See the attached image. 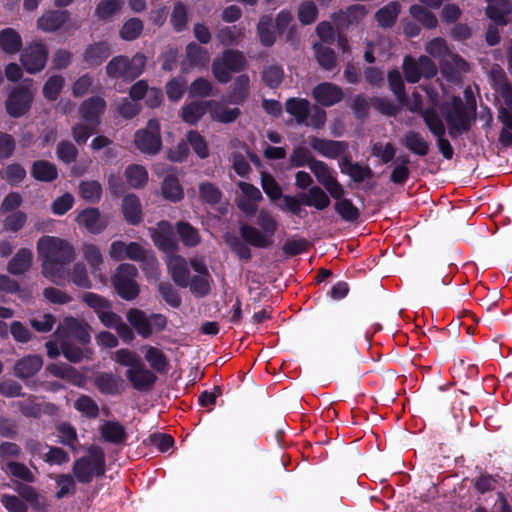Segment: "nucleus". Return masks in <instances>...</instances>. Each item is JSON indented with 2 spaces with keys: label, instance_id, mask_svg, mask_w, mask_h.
Instances as JSON below:
<instances>
[{
  "label": "nucleus",
  "instance_id": "nucleus-51",
  "mask_svg": "<svg viewBox=\"0 0 512 512\" xmlns=\"http://www.w3.org/2000/svg\"><path fill=\"white\" fill-rule=\"evenodd\" d=\"M125 256L129 260L137 261L146 265H152L155 261V256L138 242H130L127 244Z\"/></svg>",
  "mask_w": 512,
  "mask_h": 512
},
{
  "label": "nucleus",
  "instance_id": "nucleus-49",
  "mask_svg": "<svg viewBox=\"0 0 512 512\" xmlns=\"http://www.w3.org/2000/svg\"><path fill=\"white\" fill-rule=\"evenodd\" d=\"M422 118H423L425 125L429 129V131L435 137H440V136L445 135V125H444L442 119L440 118V116L438 115L437 111L434 108H432V107L426 108L422 112Z\"/></svg>",
  "mask_w": 512,
  "mask_h": 512
},
{
  "label": "nucleus",
  "instance_id": "nucleus-2",
  "mask_svg": "<svg viewBox=\"0 0 512 512\" xmlns=\"http://www.w3.org/2000/svg\"><path fill=\"white\" fill-rule=\"evenodd\" d=\"M476 110L477 105L473 97L465 103L460 96H453L450 102H444L440 106L451 138L455 139L470 131L476 120Z\"/></svg>",
  "mask_w": 512,
  "mask_h": 512
},
{
  "label": "nucleus",
  "instance_id": "nucleus-35",
  "mask_svg": "<svg viewBox=\"0 0 512 512\" xmlns=\"http://www.w3.org/2000/svg\"><path fill=\"white\" fill-rule=\"evenodd\" d=\"M273 18L271 15L260 16L256 25V35L260 44L265 48L272 47L276 40V31L272 28Z\"/></svg>",
  "mask_w": 512,
  "mask_h": 512
},
{
  "label": "nucleus",
  "instance_id": "nucleus-29",
  "mask_svg": "<svg viewBox=\"0 0 512 512\" xmlns=\"http://www.w3.org/2000/svg\"><path fill=\"white\" fill-rule=\"evenodd\" d=\"M94 384L103 395H117L123 390V380L111 372H101L94 380Z\"/></svg>",
  "mask_w": 512,
  "mask_h": 512
},
{
  "label": "nucleus",
  "instance_id": "nucleus-47",
  "mask_svg": "<svg viewBox=\"0 0 512 512\" xmlns=\"http://www.w3.org/2000/svg\"><path fill=\"white\" fill-rule=\"evenodd\" d=\"M313 48L316 60L321 68L331 71L336 67L337 57L332 48L320 44H314Z\"/></svg>",
  "mask_w": 512,
  "mask_h": 512
},
{
  "label": "nucleus",
  "instance_id": "nucleus-39",
  "mask_svg": "<svg viewBox=\"0 0 512 512\" xmlns=\"http://www.w3.org/2000/svg\"><path fill=\"white\" fill-rule=\"evenodd\" d=\"M31 176L40 182H52L58 177V170L54 163L47 160H36L31 167Z\"/></svg>",
  "mask_w": 512,
  "mask_h": 512
},
{
  "label": "nucleus",
  "instance_id": "nucleus-38",
  "mask_svg": "<svg viewBox=\"0 0 512 512\" xmlns=\"http://www.w3.org/2000/svg\"><path fill=\"white\" fill-rule=\"evenodd\" d=\"M497 112V119L502 124L498 142L502 147L507 148L512 146V110L499 106Z\"/></svg>",
  "mask_w": 512,
  "mask_h": 512
},
{
  "label": "nucleus",
  "instance_id": "nucleus-37",
  "mask_svg": "<svg viewBox=\"0 0 512 512\" xmlns=\"http://www.w3.org/2000/svg\"><path fill=\"white\" fill-rule=\"evenodd\" d=\"M161 194L165 200L172 203L180 202L184 198V189L175 175L168 174L164 177Z\"/></svg>",
  "mask_w": 512,
  "mask_h": 512
},
{
  "label": "nucleus",
  "instance_id": "nucleus-31",
  "mask_svg": "<svg viewBox=\"0 0 512 512\" xmlns=\"http://www.w3.org/2000/svg\"><path fill=\"white\" fill-rule=\"evenodd\" d=\"M285 110L295 118L299 125L308 126V117L310 115V102L305 98L291 97L285 102Z\"/></svg>",
  "mask_w": 512,
  "mask_h": 512
},
{
  "label": "nucleus",
  "instance_id": "nucleus-40",
  "mask_svg": "<svg viewBox=\"0 0 512 512\" xmlns=\"http://www.w3.org/2000/svg\"><path fill=\"white\" fill-rule=\"evenodd\" d=\"M399 13L400 4L396 1H391L375 13V20L380 27L391 28L396 23Z\"/></svg>",
  "mask_w": 512,
  "mask_h": 512
},
{
  "label": "nucleus",
  "instance_id": "nucleus-19",
  "mask_svg": "<svg viewBox=\"0 0 512 512\" xmlns=\"http://www.w3.org/2000/svg\"><path fill=\"white\" fill-rule=\"evenodd\" d=\"M126 377L131 386L138 391L149 390L157 381V376L147 369L143 362L134 369H128Z\"/></svg>",
  "mask_w": 512,
  "mask_h": 512
},
{
  "label": "nucleus",
  "instance_id": "nucleus-34",
  "mask_svg": "<svg viewBox=\"0 0 512 512\" xmlns=\"http://www.w3.org/2000/svg\"><path fill=\"white\" fill-rule=\"evenodd\" d=\"M126 317L130 325L142 338L147 339L153 334L149 317L142 310L131 308L128 310Z\"/></svg>",
  "mask_w": 512,
  "mask_h": 512
},
{
  "label": "nucleus",
  "instance_id": "nucleus-30",
  "mask_svg": "<svg viewBox=\"0 0 512 512\" xmlns=\"http://www.w3.org/2000/svg\"><path fill=\"white\" fill-rule=\"evenodd\" d=\"M301 201L303 205L314 207L319 211H323L331 204V200L327 192L320 186H311L307 192L301 193Z\"/></svg>",
  "mask_w": 512,
  "mask_h": 512
},
{
  "label": "nucleus",
  "instance_id": "nucleus-54",
  "mask_svg": "<svg viewBox=\"0 0 512 512\" xmlns=\"http://www.w3.org/2000/svg\"><path fill=\"white\" fill-rule=\"evenodd\" d=\"M66 323L68 333L72 338L77 340L81 345H87L90 343L91 335L86 325L82 324L75 318H68Z\"/></svg>",
  "mask_w": 512,
  "mask_h": 512
},
{
  "label": "nucleus",
  "instance_id": "nucleus-27",
  "mask_svg": "<svg viewBox=\"0 0 512 512\" xmlns=\"http://www.w3.org/2000/svg\"><path fill=\"white\" fill-rule=\"evenodd\" d=\"M47 372L54 377L67 380L69 383L81 387L84 384L85 378L82 373L77 371L71 365L66 363H52L46 368Z\"/></svg>",
  "mask_w": 512,
  "mask_h": 512
},
{
  "label": "nucleus",
  "instance_id": "nucleus-21",
  "mask_svg": "<svg viewBox=\"0 0 512 512\" xmlns=\"http://www.w3.org/2000/svg\"><path fill=\"white\" fill-rule=\"evenodd\" d=\"M121 212L124 220L129 225H139L143 220V210L139 197L133 193L124 196L121 204Z\"/></svg>",
  "mask_w": 512,
  "mask_h": 512
},
{
  "label": "nucleus",
  "instance_id": "nucleus-11",
  "mask_svg": "<svg viewBox=\"0 0 512 512\" xmlns=\"http://www.w3.org/2000/svg\"><path fill=\"white\" fill-rule=\"evenodd\" d=\"M210 61L208 50L195 42H190L185 47V56L180 67L183 73H188L195 68H206Z\"/></svg>",
  "mask_w": 512,
  "mask_h": 512
},
{
  "label": "nucleus",
  "instance_id": "nucleus-28",
  "mask_svg": "<svg viewBox=\"0 0 512 512\" xmlns=\"http://www.w3.org/2000/svg\"><path fill=\"white\" fill-rule=\"evenodd\" d=\"M401 144L409 150L412 154L425 157L428 155L430 150L429 142L415 130H408L404 133Z\"/></svg>",
  "mask_w": 512,
  "mask_h": 512
},
{
  "label": "nucleus",
  "instance_id": "nucleus-10",
  "mask_svg": "<svg viewBox=\"0 0 512 512\" xmlns=\"http://www.w3.org/2000/svg\"><path fill=\"white\" fill-rule=\"evenodd\" d=\"M33 95L27 87L14 88L5 102L7 113L13 118L25 115L31 108Z\"/></svg>",
  "mask_w": 512,
  "mask_h": 512
},
{
  "label": "nucleus",
  "instance_id": "nucleus-1",
  "mask_svg": "<svg viewBox=\"0 0 512 512\" xmlns=\"http://www.w3.org/2000/svg\"><path fill=\"white\" fill-rule=\"evenodd\" d=\"M37 251L42 259V273L57 285H61L67 275V266L75 259V252L66 240L53 236H43L37 242Z\"/></svg>",
  "mask_w": 512,
  "mask_h": 512
},
{
  "label": "nucleus",
  "instance_id": "nucleus-55",
  "mask_svg": "<svg viewBox=\"0 0 512 512\" xmlns=\"http://www.w3.org/2000/svg\"><path fill=\"white\" fill-rule=\"evenodd\" d=\"M144 29V24L139 18L128 19L119 31V36L125 41H134L140 37Z\"/></svg>",
  "mask_w": 512,
  "mask_h": 512
},
{
  "label": "nucleus",
  "instance_id": "nucleus-8",
  "mask_svg": "<svg viewBox=\"0 0 512 512\" xmlns=\"http://www.w3.org/2000/svg\"><path fill=\"white\" fill-rule=\"evenodd\" d=\"M402 69L406 81L411 84L419 82L421 77L431 79L437 74L435 63L425 55H421L417 60L412 56H405Z\"/></svg>",
  "mask_w": 512,
  "mask_h": 512
},
{
  "label": "nucleus",
  "instance_id": "nucleus-59",
  "mask_svg": "<svg viewBox=\"0 0 512 512\" xmlns=\"http://www.w3.org/2000/svg\"><path fill=\"white\" fill-rule=\"evenodd\" d=\"M82 301L89 308L93 309L98 317L107 309H112V303L108 299L93 292H85L82 296Z\"/></svg>",
  "mask_w": 512,
  "mask_h": 512
},
{
  "label": "nucleus",
  "instance_id": "nucleus-50",
  "mask_svg": "<svg viewBox=\"0 0 512 512\" xmlns=\"http://www.w3.org/2000/svg\"><path fill=\"white\" fill-rule=\"evenodd\" d=\"M65 86V79L62 75L50 76L44 83L42 94L48 101H56Z\"/></svg>",
  "mask_w": 512,
  "mask_h": 512
},
{
  "label": "nucleus",
  "instance_id": "nucleus-56",
  "mask_svg": "<svg viewBox=\"0 0 512 512\" xmlns=\"http://www.w3.org/2000/svg\"><path fill=\"white\" fill-rule=\"evenodd\" d=\"M409 12L411 16L428 29L435 28L438 24L436 16L427 8L414 4L410 6Z\"/></svg>",
  "mask_w": 512,
  "mask_h": 512
},
{
  "label": "nucleus",
  "instance_id": "nucleus-4",
  "mask_svg": "<svg viewBox=\"0 0 512 512\" xmlns=\"http://www.w3.org/2000/svg\"><path fill=\"white\" fill-rule=\"evenodd\" d=\"M146 64L147 57L142 52H137L132 57L117 55L108 61L105 73L110 79L131 83L143 74Z\"/></svg>",
  "mask_w": 512,
  "mask_h": 512
},
{
  "label": "nucleus",
  "instance_id": "nucleus-22",
  "mask_svg": "<svg viewBox=\"0 0 512 512\" xmlns=\"http://www.w3.org/2000/svg\"><path fill=\"white\" fill-rule=\"evenodd\" d=\"M486 16L497 26H506L512 12L510 0H487Z\"/></svg>",
  "mask_w": 512,
  "mask_h": 512
},
{
  "label": "nucleus",
  "instance_id": "nucleus-16",
  "mask_svg": "<svg viewBox=\"0 0 512 512\" xmlns=\"http://www.w3.org/2000/svg\"><path fill=\"white\" fill-rule=\"evenodd\" d=\"M312 96L320 105L331 107L342 101L344 94L338 85L323 82L313 88Z\"/></svg>",
  "mask_w": 512,
  "mask_h": 512
},
{
  "label": "nucleus",
  "instance_id": "nucleus-15",
  "mask_svg": "<svg viewBox=\"0 0 512 512\" xmlns=\"http://www.w3.org/2000/svg\"><path fill=\"white\" fill-rule=\"evenodd\" d=\"M220 107V104L215 100L193 101L185 104L181 108L182 120L190 125L197 124L200 119L211 109Z\"/></svg>",
  "mask_w": 512,
  "mask_h": 512
},
{
  "label": "nucleus",
  "instance_id": "nucleus-42",
  "mask_svg": "<svg viewBox=\"0 0 512 512\" xmlns=\"http://www.w3.org/2000/svg\"><path fill=\"white\" fill-rule=\"evenodd\" d=\"M189 11L187 6L177 1L174 3L173 10L170 16V23L175 32L181 33L188 28Z\"/></svg>",
  "mask_w": 512,
  "mask_h": 512
},
{
  "label": "nucleus",
  "instance_id": "nucleus-60",
  "mask_svg": "<svg viewBox=\"0 0 512 512\" xmlns=\"http://www.w3.org/2000/svg\"><path fill=\"white\" fill-rule=\"evenodd\" d=\"M187 142L191 145L194 153L200 159H206L209 156V148L205 138L196 130H190L186 134Z\"/></svg>",
  "mask_w": 512,
  "mask_h": 512
},
{
  "label": "nucleus",
  "instance_id": "nucleus-32",
  "mask_svg": "<svg viewBox=\"0 0 512 512\" xmlns=\"http://www.w3.org/2000/svg\"><path fill=\"white\" fill-rule=\"evenodd\" d=\"M33 262V253L28 248H21L7 264V271L11 275H22L29 271Z\"/></svg>",
  "mask_w": 512,
  "mask_h": 512
},
{
  "label": "nucleus",
  "instance_id": "nucleus-20",
  "mask_svg": "<svg viewBox=\"0 0 512 512\" xmlns=\"http://www.w3.org/2000/svg\"><path fill=\"white\" fill-rule=\"evenodd\" d=\"M111 46L106 41L89 44L83 53V62L89 68L100 66L111 55Z\"/></svg>",
  "mask_w": 512,
  "mask_h": 512
},
{
  "label": "nucleus",
  "instance_id": "nucleus-52",
  "mask_svg": "<svg viewBox=\"0 0 512 512\" xmlns=\"http://www.w3.org/2000/svg\"><path fill=\"white\" fill-rule=\"evenodd\" d=\"M318 15V7L312 0H305L298 6L297 18L303 26L311 25L316 22Z\"/></svg>",
  "mask_w": 512,
  "mask_h": 512
},
{
  "label": "nucleus",
  "instance_id": "nucleus-24",
  "mask_svg": "<svg viewBox=\"0 0 512 512\" xmlns=\"http://www.w3.org/2000/svg\"><path fill=\"white\" fill-rule=\"evenodd\" d=\"M70 18L67 10H48L37 20V26L44 32H54L60 29Z\"/></svg>",
  "mask_w": 512,
  "mask_h": 512
},
{
  "label": "nucleus",
  "instance_id": "nucleus-33",
  "mask_svg": "<svg viewBox=\"0 0 512 512\" xmlns=\"http://www.w3.org/2000/svg\"><path fill=\"white\" fill-rule=\"evenodd\" d=\"M169 270L176 285L186 288L189 285L190 272L187 260L182 256H174L169 261Z\"/></svg>",
  "mask_w": 512,
  "mask_h": 512
},
{
  "label": "nucleus",
  "instance_id": "nucleus-9",
  "mask_svg": "<svg viewBox=\"0 0 512 512\" xmlns=\"http://www.w3.org/2000/svg\"><path fill=\"white\" fill-rule=\"evenodd\" d=\"M20 52V62L27 73L36 74L46 66L48 49L41 41L29 43Z\"/></svg>",
  "mask_w": 512,
  "mask_h": 512
},
{
  "label": "nucleus",
  "instance_id": "nucleus-63",
  "mask_svg": "<svg viewBox=\"0 0 512 512\" xmlns=\"http://www.w3.org/2000/svg\"><path fill=\"white\" fill-rule=\"evenodd\" d=\"M157 291L162 299L172 308H179L181 306V297L170 282H160L157 285Z\"/></svg>",
  "mask_w": 512,
  "mask_h": 512
},
{
  "label": "nucleus",
  "instance_id": "nucleus-41",
  "mask_svg": "<svg viewBox=\"0 0 512 512\" xmlns=\"http://www.w3.org/2000/svg\"><path fill=\"white\" fill-rule=\"evenodd\" d=\"M176 232L186 247H195L201 242L199 231L189 222L179 221L176 223Z\"/></svg>",
  "mask_w": 512,
  "mask_h": 512
},
{
  "label": "nucleus",
  "instance_id": "nucleus-5",
  "mask_svg": "<svg viewBox=\"0 0 512 512\" xmlns=\"http://www.w3.org/2000/svg\"><path fill=\"white\" fill-rule=\"evenodd\" d=\"M88 456H82L73 463L72 471L79 483L88 484L94 476L102 477L105 474V454L102 448L92 446Z\"/></svg>",
  "mask_w": 512,
  "mask_h": 512
},
{
  "label": "nucleus",
  "instance_id": "nucleus-61",
  "mask_svg": "<svg viewBox=\"0 0 512 512\" xmlns=\"http://www.w3.org/2000/svg\"><path fill=\"white\" fill-rule=\"evenodd\" d=\"M309 169L324 188L336 178L333 176V171L323 161L313 160L311 165H309Z\"/></svg>",
  "mask_w": 512,
  "mask_h": 512
},
{
  "label": "nucleus",
  "instance_id": "nucleus-53",
  "mask_svg": "<svg viewBox=\"0 0 512 512\" xmlns=\"http://www.w3.org/2000/svg\"><path fill=\"white\" fill-rule=\"evenodd\" d=\"M243 35V29L233 25L220 28L216 38L222 46L231 47L236 45Z\"/></svg>",
  "mask_w": 512,
  "mask_h": 512
},
{
  "label": "nucleus",
  "instance_id": "nucleus-14",
  "mask_svg": "<svg viewBox=\"0 0 512 512\" xmlns=\"http://www.w3.org/2000/svg\"><path fill=\"white\" fill-rule=\"evenodd\" d=\"M311 148L320 155L336 159L348 151L349 145L346 141L322 139L316 136L310 139Z\"/></svg>",
  "mask_w": 512,
  "mask_h": 512
},
{
  "label": "nucleus",
  "instance_id": "nucleus-64",
  "mask_svg": "<svg viewBox=\"0 0 512 512\" xmlns=\"http://www.w3.org/2000/svg\"><path fill=\"white\" fill-rule=\"evenodd\" d=\"M78 154V149L71 141L61 140L57 144L56 156L59 161L65 164H71L75 162L78 157Z\"/></svg>",
  "mask_w": 512,
  "mask_h": 512
},
{
  "label": "nucleus",
  "instance_id": "nucleus-23",
  "mask_svg": "<svg viewBox=\"0 0 512 512\" xmlns=\"http://www.w3.org/2000/svg\"><path fill=\"white\" fill-rule=\"evenodd\" d=\"M159 230L152 233V240L157 248L165 252H173L177 249V241L168 221H161L158 224Z\"/></svg>",
  "mask_w": 512,
  "mask_h": 512
},
{
  "label": "nucleus",
  "instance_id": "nucleus-46",
  "mask_svg": "<svg viewBox=\"0 0 512 512\" xmlns=\"http://www.w3.org/2000/svg\"><path fill=\"white\" fill-rule=\"evenodd\" d=\"M221 58L223 64L231 70L232 73H239L246 69L247 61L244 54L239 50L226 49Z\"/></svg>",
  "mask_w": 512,
  "mask_h": 512
},
{
  "label": "nucleus",
  "instance_id": "nucleus-18",
  "mask_svg": "<svg viewBox=\"0 0 512 512\" xmlns=\"http://www.w3.org/2000/svg\"><path fill=\"white\" fill-rule=\"evenodd\" d=\"M76 221L92 234L102 233L108 226V221L103 217L98 208L89 207L83 209Z\"/></svg>",
  "mask_w": 512,
  "mask_h": 512
},
{
  "label": "nucleus",
  "instance_id": "nucleus-3",
  "mask_svg": "<svg viewBox=\"0 0 512 512\" xmlns=\"http://www.w3.org/2000/svg\"><path fill=\"white\" fill-rule=\"evenodd\" d=\"M256 224L260 229L249 224L240 225L241 237L250 246L261 249L269 248L273 244V237L277 231V221L270 211L261 209L257 214Z\"/></svg>",
  "mask_w": 512,
  "mask_h": 512
},
{
  "label": "nucleus",
  "instance_id": "nucleus-13",
  "mask_svg": "<svg viewBox=\"0 0 512 512\" xmlns=\"http://www.w3.org/2000/svg\"><path fill=\"white\" fill-rule=\"evenodd\" d=\"M105 109L106 101L100 96H92L80 104L78 112L82 122L99 127Z\"/></svg>",
  "mask_w": 512,
  "mask_h": 512
},
{
  "label": "nucleus",
  "instance_id": "nucleus-7",
  "mask_svg": "<svg viewBox=\"0 0 512 512\" xmlns=\"http://www.w3.org/2000/svg\"><path fill=\"white\" fill-rule=\"evenodd\" d=\"M134 143L139 151L146 155H156L161 151L162 138L160 123L157 119H150L143 129L134 134Z\"/></svg>",
  "mask_w": 512,
  "mask_h": 512
},
{
  "label": "nucleus",
  "instance_id": "nucleus-26",
  "mask_svg": "<svg viewBox=\"0 0 512 512\" xmlns=\"http://www.w3.org/2000/svg\"><path fill=\"white\" fill-rule=\"evenodd\" d=\"M99 431L105 442L114 445L125 444L129 437L125 426L118 421H105Z\"/></svg>",
  "mask_w": 512,
  "mask_h": 512
},
{
  "label": "nucleus",
  "instance_id": "nucleus-58",
  "mask_svg": "<svg viewBox=\"0 0 512 512\" xmlns=\"http://www.w3.org/2000/svg\"><path fill=\"white\" fill-rule=\"evenodd\" d=\"M284 79V70L280 65L266 66L262 71V80L271 89L278 88Z\"/></svg>",
  "mask_w": 512,
  "mask_h": 512
},
{
  "label": "nucleus",
  "instance_id": "nucleus-17",
  "mask_svg": "<svg viewBox=\"0 0 512 512\" xmlns=\"http://www.w3.org/2000/svg\"><path fill=\"white\" fill-rule=\"evenodd\" d=\"M250 78L247 74L237 76L233 83L228 87L227 94L223 101L227 104L241 105L249 96Z\"/></svg>",
  "mask_w": 512,
  "mask_h": 512
},
{
  "label": "nucleus",
  "instance_id": "nucleus-57",
  "mask_svg": "<svg viewBox=\"0 0 512 512\" xmlns=\"http://www.w3.org/2000/svg\"><path fill=\"white\" fill-rule=\"evenodd\" d=\"M102 192V186L98 181H82L79 184V194L84 200L88 202H98L101 199Z\"/></svg>",
  "mask_w": 512,
  "mask_h": 512
},
{
  "label": "nucleus",
  "instance_id": "nucleus-43",
  "mask_svg": "<svg viewBox=\"0 0 512 512\" xmlns=\"http://www.w3.org/2000/svg\"><path fill=\"white\" fill-rule=\"evenodd\" d=\"M125 177L131 187L140 189L143 188L148 181V172L142 165L131 164L125 169Z\"/></svg>",
  "mask_w": 512,
  "mask_h": 512
},
{
  "label": "nucleus",
  "instance_id": "nucleus-45",
  "mask_svg": "<svg viewBox=\"0 0 512 512\" xmlns=\"http://www.w3.org/2000/svg\"><path fill=\"white\" fill-rule=\"evenodd\" d=\"M225 242L240 260L249 262L252 259L250 244L246 243L241 236L227 234Z\"/></svg>",
  "mask_w": 512,
  "mask_h": 512
},
{
  "label": "nucleus",
  "instance_id": "nucleus-48",
  "mask_svg": "<svg viewBox=\"0 0 512 512\" xmlns=\"http://www.w3.org/2000/svg\"><path fill=\"white\" fill-rule=\"evenodd\" d=\"M334 210L345 222H356L360 218V210L348 198L336 201Z\"/></svg>",
  "mask_w": 512,
  "mask_h": 512
},
{
  "label": "nucleus",
  "instance_id": "nucleus-25",
  "mask_svg": "<svg viewBox=\"0 0 512 512\" xmlns=\"http://www.w3.org/2000/svg\"><path fill=\"white\" fill-rule=\"evenodd\" d=\"M43 366L40 355H27L19 359L14 365V375L19 379H28L35 376Z\"/></svg>",
  "mask_w": 512,
  "mask_h": 512
},
{
  "label": "nucleus",
  "instance_id": "nucleus-6",
  "mask_svg": "<svg viewBox=\"0 0 512 512\" xmlns=\"http://www.w3.org/2000/svg\"><path fill=\"white\" fill-rule=\"evenodd\" d=\"M138 270L134 264H120L115 274L112 276L111 283L117 295L126 301L135 300L140 293V287L135 281Z\"/></svg>",
  "mask_w": 512,
  "mask_h": 512
},
{
  "label": "nucleus",
  "instance_id": "nucleus-12",
  "mask_svg": "<svg viewBox=\"0 0 512 512\" xmlns=\"http://www.w3.org/2000/svg\"><path fill=\"white\" fill-rule=\"evenodd\" d=\"M368 10L362 4H353L331 15V19L340 30H347L350 26L358 25L367 15Z\"/></svg>",
  "mask_w": 512,
  "mask_h": 512
},
{
  "label": "nucleus",
  "instance_id": "nucleus-62",
  "mask_svg": "<svg viewBox=\"0 0 512 512\" xmlns=\"http://www.w3.org/2000/svg\"><path fill=\"white\" fill-rule=\"evenodd\" d=\"M74 408L90 419H95L99 416L98 404L87 395H80L74 403Z\"/></svg>",
  "mask_w": 512,
  "mask_h": 512
},
{
  "label": "nucleus",
  "instance_id": "nucleus-44",
  "mask_svg": "<svg viewBox=\"0 0 512 512\" xmlns=\"http://www.w3.org/2000/svg\"><path fill=\"white\" fill-rule=\"evenodd\" d=\"M145 359L156 372L166 373L168 371L169 362L162 350L148 346L145 352Z\"/></svg>",
  "mask_w": 512,
  "mask_h": 512
},
{
  "label": "nucleus",
  "instance_id": "nucleus-36",
  "mask_svg": "<svg viewBox=\"0 0 512 512\" xmlns=\"http://www.w3.org/2000/svg\"><path fill=\"white\" fill-rule=\"evenodd\" d=\"M21 35L14 28H5L0 31V50L5 54L15 55L22 50Z\"/></svg>",
  "mask_w": 512,
  "mask_h": 512
}]
</instances>
